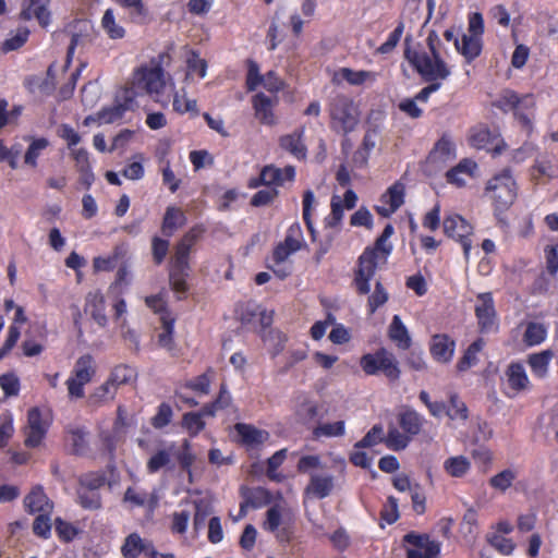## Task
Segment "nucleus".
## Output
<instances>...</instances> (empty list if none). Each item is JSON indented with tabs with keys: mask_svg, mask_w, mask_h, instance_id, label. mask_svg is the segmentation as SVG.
Instances as JSON below:
<instances>
[{
	"mask_svg": "<svg viewBox=\"0 0 558 558\" xmlns=\"http://www.w3.org/2000/svg\"><path fill=\"white\" fill-rule=\"evenodd\" d=\"M429 53L407 48L404 56L414 66L417 73L427 82L444 81L450 75V69L441 59L436 45L439 38L435 32H430L426 38Z\"/></svg>",
	"mask_w": 558,
	"mask_h": 558,
	"instance_id": "f257e3e1",
	"label": "nucleus"
},
{
	"mask_svg": "<svg viewBox=\"0 0 558 558\" xmlns=\"http://www.w3.org/2000/svg\"><path fill=\"white\" fill-rule=\"evenodd\" d=\"M331 128L338 132H352L360 121V110L354 100L342 94L330 98L328 104Z\"/></svg>",
	"mask_w": 558,
	"mask_h": 558,
	"instance_id": "f03ea898",
	"label": "nucleus"
},
{
	"mask_svg": "<svg viewBox=\"0 0 558 558\" xmlns=\"http://www.w3.org/2000/svg\"><path fill=\"white\" fill-rule=\"evenodd\" d=\"M485 193L497 210L510 207L517 197V186L511 173L504 170L493 177L486 185Z\"/></svg>",
	"mask_w": 558,
	"mask_h": 558,
	"instance_id": "7ed1b4c3",
	"label": "nucleus"
},
{
	"mask_svg": "<svg viewBox=\"0 0 558 558\" xmlns=\"http://www.w3.org/2000/svg\"><path fill=\"white\" fill-rule=\"evenodd\" d=\"M166 88V77L160 63L150 62L148 65L137 69L133 76V89L143 90L157 98Z\"/></svg>",
	"mask_w": 558,
	"mask_h": 558,
	"instance_id": "20e7f679",
	"label": "nucleus"
},
{
	"mask_svg": "<svg viewBox=\"0 0 558 558\" xmlns=\"http://www.w3.org/2000/svg\"><path fill=\"white\" fill-rule=\"evenodd\" d=\"M96 374V362L93 355L80 356L72 369L71 376L66 379L70 398L81 399L84 397V386L92 381Z\"/></svg>",
	"mask_w": 558,
	"mask_h": 558,
	"instance_id": "39448f33",
	"label": "nucleus"
},
{
	"mask_svg": "<svg viewBox=\"0 0 558 558\" xmlns=\"http://www.w3.org/2000/svg\"><path fill=\"white\" fill-rule=\"evenodd\" d=\"M444 232L462 245L464 257L469 260L473 227L460 215H450L444 220Z\"/></svg>",
	"mask_w": 558,
	"mask_h": 558,
	"instance_id": "423d86ee",
	"label": "nucleus"
},
{
	"mask_svg": "<svg viewBox=\"0 0 558 558\" xmlns=\"http://www.w3.org/2000/svg\"><path fill=\"white\" fill-rule=\"evenodd\" d=\"M379 257L375 250H364L359 257L354 282L359 293L367 294L371 291L369 281L375 276Z\"/></svg>",
	"mask_w": 558,
	"mask_h": 558,
	"instance_id": "0eeeda50",
	"label": "nucleus"
},
{
	"mask_svg": "<svg viewBox=\"0 0 558 558\" xmlns=\"http://www.w3.org/2000/svg\"><path fill=\"white\" fill-rule=\"evenodd\" d=\"M475 315L481 332L489 333L498 330V319L492 293H480L475 304Z\"/></svg>",
	"mask_w": 558,
	"mask_h": 558,
	"instance_id": "6e6552de",
	"label": "nucleus"
},
{
	"mask_svg": "<svg viewBox=\"0 0 558 558\" xmlns=\"http://www.w3.org/2000/svg\"><path fill=\"white\" fill-rule=\"evenodd\" d=\"M403 541L413 546L407 550L408 558H437L440 553V544L426 534L411 532L404 535Z\"/></svg>",
	"mask_w": 558,
	"mask_h": 558,
	"instance_id": "1a4fd4ad",
	"label": "nucleus"
},
{
	"mask_svg": "<svg viewBox=\"0 0 558 558\" xmlns=\"http://www.w3.org/2000/svg\"><path fill=\"white\" fill-rule=\"evenodd\" d=\"M534 106V100L531 95L519 97L512 90H506L498 100V107L504 111H513L514 114L522 121L524 125L530 123L529 113Z\"/></svg>",
	"mask_w": 558,
	"mask_h": 558,
	"instance_id": "9d476101",
	"label": "nucleus"
},
{
	"mask_svg": "<svg viewBox=\"0 0 558 558\" xmlns=\"http://www.w3.org/2000/svg\"><path fill=\"white\" fill-rule=\"evenodd\" d=\"M50 0H23L20 17L25 21L36 19L40 26L47 27L51 22Z\"/></svg>",
	"mask_w": 558,
	"mask_h": 558,
	"instance_id": "9b49d317",
	"label": "nucleus"
},
{
	"mask_svg": "<svg viewBox=\"0 0 558 558\" xmlns=\"http://www.w3.org/2000/svg\"><path fill=\"white\" fill-rule=\"evenodd\" d=\"M335 488V477L325 472H312L310 482L305 487V494L310 497L324 499L328 497Z\"/></svg>",
	"mask_w": 558,
	"mask_h": 558,
	"instance_id": "f8f14e48",
	"label": "nucleus"
},
{
	"mask_svg": "<svg viewBox=\"0 0 558 558\" xmlns=\"http://www.w3.org/2000/svg\"><path fill=\"white\" fill-rule=\"evenodd\" d=\"M46 432L47 424L43 421L39 410L36 408L31 409L25 427V445L32 448L39 446Z\"/></svg>",
	"mask_w": 558,
	"mask_h": 558,
	"instance_id": "ddd939ff",
	"label": "nucleus"
},
{
	"mask_svg": "<svg viewBox=\"0 0 558 558\" xmlns=\"http://www.w3.org/2000/svg\"><path fill=\"white\" fill-rule=\"evenodd\" d=\"M84 312L101 328L108 325L106 301L100 291H90L85 296Z\"/></svg>",
	"mask_w": 558,
	"mask_h": 558,
	"instance_id": "4468645a",
	"label": "nucleus"
},
{
	"mask_svg": "<svg viewBox=\"0 0 558 558\" xmlns=\"http://www.w3.org/2000/svg\"><path fill=\"white\" fill-rule=\"evenodd\" d=\"M404 191L403 183H393L381 196L383 205L376 207L377 213L383 217H389L397 211L404 203Z\"/></svg>",
	"mask_w": 558,
	"mask_h": 558,
	"instance_id": "2eb2a0df",
	"label": "nucleus"
},
{
	"mask_svg": "<svg viewBox=\"0 0 558 558\" xmlns=\"http://www.w3.org/2000/svg\"><path fill=\"white\" fill-rule=\"evenodd\" d=\"M137 95L133 89H124L121 99L122 102L114 105L113 107L106 108L98 113V120L100 123L110 124L122 119L126 110L133 108L134 98Z\"/></svg>",
	"mask_w": 558,
	"mask_h": 558,
	"instance_id": "dca6fc26",
	"label": "nucleus"
},
{
	"mask_svg": "<svg viewBox=\"0 0 558 558\" xmlns=\"http://www.w3.org/2000/svg\"><path fill=\"white\" fill-rule=\"evenodd\" d=\"M199 232L196 229L190 230L177 244L175 253L170 263V269L189 270V255L195 244Z\"/></svg>",
	"mask_w": 558,
	"mask_h": 558,
	"instance_id": "f3484780",
	"label": "nucleus"
},
{
	"mask_svg": "<svg viewBox=\"0 0 558 558\" xmlns=\"http://www.w3.org/2000/svg\"><path fill=\"white\" fill-rule=\"evenodd\" d=\"M252 102L255 110V117L262 124H276V117L272 111L277 102L276 98H271L259 93L253 97Z\"/></svg>",
	"mask_w": 558,
	"mask_h": 558,
	"instance_id": "a211bd4d",
	"label": "nucleus"
},
{
	"mask_svg": "<svg viewBox=\"0 0 558 558\" xmlns=\"http://www.w3.org/2000/svg\"><path fill=\"white\" fill-rule=\"evenodd\" d=\"M477 165L471 159H462L446 173L447 181L458 187L464 186L468 179L475 177Z\"/></svg>",
	"mask_w": 558,
	"mask_h": 558,
	"instance_id": "6ab92c4d",
	"label": "nucleus"
},
{
	"mask_svg": "<svg viewBox=\"0 0 558 558\" xmlns=\"http://www.w3.org/2000/svg\"><path fill=\"white\" fill-rule=\"evenodd\" d=\"M377 80V73L372 71H354L349 68H341L332 77V82L340 83L347 81L350 85L360 86L363 84H373Z\"/></svg>",
	"mask_w": 558,
	"mask_h": 558,
	"instance_id": "aec40b11",
	"label": "nucleus"
},
{
	"mask_svg": "<svg viewBox=\"0 0 558 558\" xmlns=\"http://www.w3.org/2000/svg\"><path fill=\"white\" fill-rule=\"evenodd\" d=\"M304 129H298L291 134L282 135L279 138L280 147L299 160L305 159L306 146L303 142Z\"/></svg>",
	"mask_w": 558,
	"mask_h": 558,
	"instance_id": "412c9836",
	"label": "nucleus"
},
{
	"mask_svg": "<svg viewBox=\"0 0 558 558\" xmlns=\"http://www.w3.org/2000/svg\"><path fill=\"white\" fill-rule=\"evenodd\" d=\"M454 341L447 335H435L430 342V354L439 363H448L454 353Z\"/></svg>",
	"mask_w": 558,
	"mask_h": 558,
	"instance_id": "4be33fe9",
	"label": "nucleus"
},
{
	"mask_svg": "<svg viewBox=\"0 0 558 558\" xmlns=\"http://www.w3.org/2000/svg\"><path fill=\"white\" fill-rule=\"evenodd\" d=\"M89 433L83 426H73L68 430V442L72 453L86 456L89 452Z\"/></svg>",
	"mask_w": 558,
	"mask_h": 558,
	"instance_id": "5701e85b",
	"label": "nucleus"
},
{
	"mask_svg": "<svg viewBox=\"0 0 558 558\" xmlns=\"http://www.w3.org/2000/svg\"><path fill=\"white\" fill-rule=\"evenodd\" d=\"M507 387L513 392L526 390L530 387V380L525 368L519 363H512L506 369Z\"/></svg>",
	"mask_w": 558,
	"mask_h": 558,
	"instance_id": "b1692460",
	"label": "nucleus"
},
{
	"mask_svg": "<svg viewBox=\"0 0 558 558\" xmlns=\"http://www.w3.org/2000/svg\"><path fill=\"white\" fill-rule=\"evenodd\" d=\"M24 505L32 513L38 512L50 513L52 511V502L40 487H35L24 499Z\"/></svg>",
	"mask_w": 558,
	"mask_h": 558,
	"instance_id": "393cba45",
	"label": "nucleus"
},
{
	"mask_svg": "<svg viewBox=\"0 0 558 558\" xmlns=\"http://www.w3.org/2000/svg\"><path fill=\"white\" fill-rule=\"evenodd\" d=\"M234 428L241 437L242 442L247 446H258L269 439V433L267 430L258 429L250 424L238 423Z\"/></svg>",
	"mask_w": 558,
	"mask_h": 558,
	"instance_id": "a878e982",
	"label": "nucleus"
},
{
	"mask_svg": "<svg viewBox=\"0 0 558 558\" xmlns=\"http://www.w3.org/2000/svg\"><path fill=\"white\" fill-rule=\"evenodd\" d=\"M454 46L468 61H472L482 51V38L463 34L460 39H454Z\"/></svg>",
	"mask_w": 558,
	"mask_h": 558,
	"instance_id": "bb28decb",
	"label": "nucleus"
},
{
	"mask_svg": "<svg viewBox=\"0 0 558 558\" xmlns=\"http://www.w3.org/2000/svg\"><path fill=\"white\" fill-rule=\"evenodd\" d=\"M186 221L184 213L174 206H169L166 209L161 230L162 233L167 236H171L175 230L182 227Z\"/></svg>",
	"mask_w": 558,
	"mask_h": 558,
	"instance_id": "cd10ccee",
	"label": "nucleus"
},
{
	"mask_svg": "<svg viewBox=\"0 0 558 558\" xmlns=\"http://www.w3.org/2000/svg\"><path fill=\"white\" fill-rule=\"evenodd\" d=\"M389 338L397 343L398 348L407 350L411 345V337L399 315H395L388 329Z\"/></svg>",
	"mask_w": 558,
	"mask_h": 558,
	"instance_id": "c85d7f7f",
	"label": "nucleus"
},
{
	"mask_svg": "<svg viewBox=\"0 0 558 558\" xmlns=\"http://www.w3.org/2000/svg\"><path fill=\"white\" fill-rule=\"evenodd\" d=\"M151 547V544L145 543L138 534L132 533L125 538L121 550L125 558H137L142 553L148 555Z\"/></svg>",
	"mask_w": 558,
	"mask_h": 558,
	"instance_id": "c756f323",
	"label": "nucleus"
},
{
	"mask_svg": "<svg viewBox=\"0 0 558 558\" xmlns=\"http://www.w3.org/2000/svg\"><path fill=\"white\" fill-rule=\"evenodd\" d=\"M456 157L454 145L448 138L441 137L429 154L432 162L446 165Z\"/></svg>",
	"mask_w": 558,
	"mask_h": 558,
	"instance_id": "7c9ffc66",
	"label": "nucleus"
},
{
	"mask_svg": "<svg viewBox=\"0 0 558 558\" xmlns=\"http://www.w3.org/2000/svg\"><path fill=\"white\" fill-rule=\"evenodd\" d=\"M117 395V389L106 380L102 385L97 387L87 399V403L90 407H101L112 401Z\"/></svg>",
	"mask_w": 558,
	"mask_h": 558,
	"instance_id": "2f4dec72",
	"label": "nucleus"
},
{
	"mask_svg": "<svg viewBox=\"0 0 558 558\" xmlns=\"http://www.w3.org/2000/svg\"><path fill=\"white\" fill-rule=\"evenodd\" d=\"M126 254V246L124 244L117 245L111 255L107 257H95L93 267L96 271H110L116 268L119 259L123 258Z\"/></svg>",
	"mask_w": 558,
	"mask_h": 558,
	"instance_id": "473e14b6",
	"label": "nucleus"
},
{
	"mask_svg": "<svg viewBox=\"0 0 558 558\" xmlns=\"http://www.w3.org/2000/svg\"><path fill=\"white\" fill-rule=\"evenodd\" d=\"M101 27L111 39H121L125 36V29L117 22L112 9H107L101 19Z\"/></svg>",
	"mask_w": 558,
	"mask_h": 558,
	"instance_id": "72a5a7b5",
	"label": "nucleus"
},
{
	"mask_svg": "<svg viewBox=\"0 0 558 558\" xmlns=\"http://www.w3.org/2000/svg\"><path fill=\"white\" fill-rule=\"evenodd\" d=\"M424 418L415 411L408 410L400 415L399 424L409 435H417L421 432Z\"/></svg>",
	"mask_w": 558,
	"mask_h": 558,
	"instance_id": "f704fd0d",
	"label": "nucleus"
},
{
	"mask_svg": "<svg viewBox=\"0 0 558 558\" xmlns=\"http://www.w3.org/2000/svg\"><path fill=\"white\" fill-rule=\"evenodd\" d=\"M446 415L452 421L465 422L469 416L466 404L457 393L449 395V405H447Z\"/></svg>",
	"mask_w": 558,
	"mask_h": 558,
	"instance_id": "c9c22d12",
	"label": "nucleus"
},
{
	"mask_svg": "<svg viewBox=\"0 0 558 558\" xmlns=\"http://www.w3.org/2000/svg\"><path fill=\"white\" fill-rule=\"evenodd\" d=\"M518 476L514 469H505L489 478V485L501 493L510 488Z\"/></svg>",
	"mask_w": 558,
	"mask_h": 558,
	"instance_id": "e433bc0d",
	"label": "nucleus"
},
{
	"mask_svg": "<svg viewBox=\"0 0 558 558\" xmlns=\"http://www.w3.org/2000/svg\"><path fill=\"white\" fill-rule=\"evenodd\" d=\"M484 340L477 339L469 345L457 367L460 372H464L477 363V354L484 348Z\"/></svg>",
	"mask_w": 558,
	"mask_h": 558,
	"instance_id": "4c0bfd02",
	"label": "nucleus"
},
{
	"mask_svg": "<svg viewBox=\"0 0 558 558\" xmlns=\"http://www.w3.org/2000/svg\"><path fill=\"white\" fill-rule=\"evenodd\" d=\"M48 146L49 141L45 137L31 138V144L24 156L25 165L35 168L37 166L38 157Z\"/></svg>",
	"mask_w": 558,
	"mask_h": 558,
	"instance_id": "58836bf2",
	"label": "nucleus"
},
{
	"mask_svg": "<svg viewBox=\"0 0 558 558\" xmlns=\"http://www.w3.org/2000/svg\"><path fill=\"white\" fill-rule=\"evenodd\" d=\"M551 359L553 352L546 350L541 353L532 354L529 357V364L536 376L544 377L547 374L548 365Z\"/></svg>",
	"mask_w": 558,
	"mask_h": 558,
	"instance_id": "ea45409f",
	"label": "nucleus"
},
{
	"mask_svg": "<svg viewBox=\"0 0 558 558\" xmlns=\"http://www.w3.org/2000/svg\"><path fill=\"white\" fill-rule=\"evenodd\" d=\"M29 36V31L26 27L19 28L14 34H11L9 38H7L1 45V51L3 53H8L11 51H15L23 47L27 41Z\"/></svg>",
	"mask_w": 558,
	"mask_h": 558,
	"instance_id": "a19ab883",
	"label": "nucleus"
},
{
	"mask_svg": "<svg viewBox=\"0 0 558 558\" xmlns=\"http://www.w3.org/2000/svg\"><path fill=\"white\" fill-rule=\"evenodd\" d=\"M379 371H383L391 380H397L400 376V369L395 356L384 349L381 350V357L379 360Z\"/></svg>",
	"mask_w": 558,
	"mask_h": 558,
	"instance_id": "79ce46f5",
	"label": "nucleus"
},
{
	"mask_svg": "<svg viewBox=\"0 0 558 558\" xmlns=\"http://www.w3.org/2000/svg\"><path fill=\"white\" fill-rule=\"evenodd\" d=\"M547 330L542 324L530 323L524 332V342L531 347L537 345L545 340Z\"/></svg>",
	"mask_w": 558,
	"mask_h": 558,
	"instance_id": "37998d69",
	"label": "nucleus"
},
{
	"mask_svg": "<svg viewBox=\"0 0 558 558\" xmlns=\"http://www.w3.org/2000/svg\"><path fill=\"white\" fill-rule=\"evenodd\" d=\"M444 468L451 476L460 477L470 469V462L462 456L452 457L445 461Z\"/></svg>",
	"mask_w": 558,
	"mask_h": 558,
	"instance_id": "c03bdc74",
	"label": "nucleus"
},
{
	"mask_svg": "<svg viewBox=\"0 0 558 558\" xmlns=\"http://www.w3.org/2000/svg\"><path fill=\"white\" fill-rule=\"evenodd\" d=\"M173 330L174 320L162 317V332H160L158 336V343L169 352H172L175 347L173 340Z\"/></svg>",
	"mask_w": 558,
	"mask_h": 558,
	"instance_id": "a18cd8bd",
	"label": "nucleus"
},
{
	"mask_svg": "<svg viewBox=\"0 0 558 558\" xmlns=\"http://www.w3.org/2000/svg\"><path fill=\"white\" fill-rule=\"evenodd\" d=\"M182 92V94L175 93L173 97V109L181 114L190 112L193 116H197L198 109L196 100L186 98L185 92Z\"/></svg>",
	"mask_w": 558,
	"mask_h": 558,
	"instance_id": "49530a36",
	"label": "nucleus"
},
{
	"mask_svg": "<svg viewBox=\"0 0 558 558\" xmlns=\"http://www.w3.org/2000/svg\"><path fill=\"white\" fill-rule=\"evenodd\" d=\"M134 377V371L128 365L116 366L107 379L118 390V387L129 383Z\"/></svg>",
	"mask_w": 558,
	"mask_h": 558,
	"instance_id": "de8ad7c7",
	"label": "nucleus"
},
{
	"mask_svg": "<svg viewBox=\"0 0 558 558\" xmlns=\"http://www.w3.org/2000/svg\"><path fill=\"white\" fill-rule=\"evenodd\" d=\"M78 504L87 510H97L101 507L100 495L96 490H88L78 488L77 490Z\"/></svg>",
	"mask_w": 558,
	"mask_h": 558,
	"instance_id": "09e8293b",
	"label": "nucleus"
},
{
	"mask_svg": "<svg viewBox=\"0 0 558 558\" xmlns=\"http://www.w3.org/2000/svg\"><path fill=\"white\" fill-rule=\"evenodd\" d=\"M187 73L186 78L192 74H197L201 78H204L207 73V63L202 59L195 51H192L186 60Z\"/></svg>",
	"mask_w": 558,
	"mask_h": 558,
	"instance_id": "8fccbe9b",
	"label": "nucleus"
},
{
	"mask_svg": "<svg viewBox=\"0 0 558 558\" xmlns=\"http://www.w3.org/2000/svg\"><path fill=\"white\" fill-rule=\"evenodd\" d=\"M283 508L280 505L270 507L266 512L263 527L269 532H276L282 522Z\"/></svg>",
	"mask_w": 558,
	"mask_h": 558,
	"instance_id": "3c124183",
	"label": "nucleus"
},
{
	"mask_svg": "<svg viewBox=\"0 0 558 558\" xmlns=\"http://www.w3.org/2000/svg\"><path fill=\"white\" fill-rule=\"evenodd\" d=\"M171 461V448L158 450L148 461H147V471L148 473H156L161 468L169 464Z\"/></svg>",
	"mask_w": 558,
	"mask_h": 558,
	"instance_id": "603ef678",
	"label": "nucleus"
},
{
	"mask_svg": "<svg viewBox=\"0 0 558 558\" xmlns=\"http://www.w3.org/2000/svg\"><path fill=\"white\" fill-rule=\"evenodd\" d=\"M302 242L303 234L300 223L291 225L282 243L290 247V251H299L302 247Z\"/></svg>",
	"mask_w": 558,
	"mask_h": 558,
	"instance_id": "864d4df0",
	"label": "nucleus"
},
{
	"mask_svg": "<svg viewBox=\"0 0 558 558\" xmlns=\"http://www.w3.org/2000/svg\"><path fill=\"white\" fill-rule=\"evenodd\" d=\"M106 482V477L102 473L90 472L80 477V488L88 490H97Z\"/></svg>",
	"mask_w": 558,
	"mask_h": 558,
	"instance_id": "5fc2aeb1",
	"label": "nucleus"
},
{
	"mask_svg": "<svg viewBox=\"0 0 558 558\" xmlns=\"http://www.w3.org/2000/svg\"><path fill=\"white\" fill-rule=\"evenodd\" d=\"M189 276V270L170 269L169 281L172 290L177 293H184L187 290L185 278Z\"/></svg>",
	"mask_w": 558,
	"mask_h": 558,
	"instance_id": "6e6d98bb",
	"label": "nucleus"
},
{
	"mask_svg": "<svg viewBox=\"0 0 558 558\" xmlns=\"http://www.w3.org/2000/svg\"><path fill=\"white\" fill-rule=\"evenodd\" d=\"M259 180L263 184L269 186L271 184H282L284 179L282 178V171L279 168L266 166L259 174Z\"/></svg>",
	"mask_w": 558,
	"mask_h": 558,
	"instance_id": "4d7b16f0",
	"label": "nucleus"
},
{
	"mask_svg": "<svg viewBox=\"0 0 558 558\" xmlns=\"http://www.w3.org/2000/svg\"><path fill=\"white\" fill-rule=\"evenodd\" d=\"M265 341L271 344L270 353L272 356H276L283 351L287 336L280 330H270L267 336H265Z\"/></svg>",
	"mask_w": 558,
	"mask_h": 558,
	"instance_id": "13d9d810",
	"label": "nucleus"
},
{
	"mask_svg": "<svg viewBox=\"0 0 558 558\" xmlns=\"http://www.w3.org/2000/svg\"><path fill=\"white\" fill-rule=\"evenodd\" d=\"M384 429L380 425H374L372 429L355 444L356 448L373 447L383 440Z\"/></svg>",
	"mask_w": 558,
	"mask_h": 558,
	"instance_id": "bf43d9fd",
	"label": "nucleus"
},
{
	"mask_svg": "<svg viewBox=\"0 0 558 558\" xmlns=\"http://www.w3.org/2000/svg\"><path fill=\"white\" fill-rule=\"evenodd\" d=\"M172 415L171 407L168 403H161L156 415L151 418V425L155 428H162L171 422Z\"/></svg>",
	"mask_w": 558,
	"mask_h": 558,
	"instance_id": "052dcab7",
	"label": "nucleus"
},
{
	"mask_svg": "<svg viewBox=\"0 0 558 558\" xmlns=\"http://www.w3.org/2000/svg\"><path fill=\"white\" fill-rule=\"evenodd\" d=\"M210 381L209 372H206L196 378L186 381L185 387L198 393L207 395L209 392Z\"/></svg>",
	"mask_w": 558,
	"mask_h": 558,
	"instance_id": "680f3d73",
	"label": "nucleus"
},
{
	"mask_svg": "<svg viewBox=\"0 0 558 558\" xmlns=\"http://www.w3.org/2000/svg\"><path fill=\"white\" fill-rule=\"evenodd\" d=\"M183 426L192 434L199 433L205 426L202 414L198 412L185 413L183 416Z\"/></svg>",
	"mask_w": 558,
	"mask_h": 558,
	"instance_id": "e2e57ef3",
	"label": "nucleus"
},
{
	"mask_svg": "<svg viewBox=\"0 0 558 558\" xmlns=\"http://www.w3.org/2000/svg\"><path fill=\"white\" fill-rule=\"evenodd\" d=\"M343 218V206L341 204V199L339 196H333L331 198V213L326 218V225L328 227H336L340 223Z\"/></svg>",
	"mask_w": 558,
	"mask_h": 558,
	"instance_id": "0e129e2a",
	"label": "nucleus"
},
{
	"mask_svg": "<svg viewBox=\"0 0 558 558\" xmlns=\"http://www.w3.org/2000/svg\"><path fill=\"white\" fill-rule=\"evenodd\" d=\"M386 442L390 449L402 450L408 446L409 437L401 434L397 428H391L388 432Z\"/></svg>",
	"mask_w": 558,
	"mask_h": 558,
	"instance_id": "69168bd1",
	"label": "nucleus"
},
{
	"mask_svg": "<svg viewBox=\"0 0 558 558\" xmlns=\"http://www.w3.org/2000/svg\"><path fill=\"white\" fill-rule=\"evenodd\" d=\"M0 387L5 396H16L20 390L19 378L14 374L0 376Z\"/></svg>",
	"mask_w": 558,
	"mask_h": 558,
	"instance_id": "338daca9",
	"label": "nucleus"
},
{
	"mask_svg": "<svg viewBox=\"0 0 558 558\" xmlns=\"http://www.w3.org/2000/svg\"><path fill=\"white\" fill-rule=\"evenodd\" d=\"M277 194L278 191L275 187L267 186L266 189L260 190L254 194V196L251 199V204L256 207L265 206L271 203L277 196Z\"/></svg>",
	"mask_w": 558,
	"mask_h": 558,
	"instance_id": "774afa93",
	"label": "nucleus"
}]
</instances>
